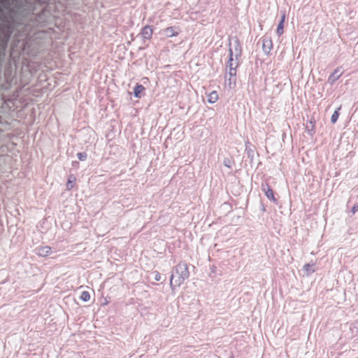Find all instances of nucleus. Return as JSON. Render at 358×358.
Wrapping results in <instances>:
<instances>
[{
  "label": "nucleus",
  "mask_w": 358,
  "mask_h": 358,
  "mask_svg": "<svg viewBox=\"0 0 358 358\" xmlns=\"http://www.w3.org/2000/svg\"><path fill=\"white\" fill-rule=\"evenodd\" d=\"M284 32V24L282 22H279L276 29V34L280 36Z\"/></svg>",
  "instance_id": "dca6fc26"
},
{
  "label": "nucleus",
  "mask_w": 358,
  "mask_h": 358,
  "mask_svg": "<svg viewBox=\"0 0 358 358\" xmlns=\"http://www.w3.org/2000/svg\"><path fill=\"white\" fill-rule=\"evenodd\" d=\"M303 271H305L306 274L309 275L315 272V267L314 264H306L303 266Z\"/></svg>",
  "instance_id": "9b49d317"
},
{
  "label": "nucleus",
  "mask_w": 358,
  "mask_h": 358,
  "mask_svg": "<svg viewBox=\"0 0 358 358\" xmlns=\"http://www.w3.org/2000/svg\"><path fill=\"white\" fill-rule=\"evenodd\" d=\"M231 48L234 50L233 57L235 59H238L241 54V48L239 43L237 41H235L233 43L230 44L229 48Z\"/></svg>",
  "instance_id": "20e7f679"
},
{
  "label": "nucleus",
  "mask_w": 358,
  "mask_h": 358,
  "mask_svg": "<svg viewBox=\"0 0 358 358\" xmlns=\"http://www.w3.org/2000/svg\"><path fill=\"white\" fill-rule=\"evenodd\" d=\"M340 110V108H338L334 113L333 114L331 115V122L334 124L336 122V121L338 120V116H339V113H338V110Z\"/></svg>",
  "instance_id": "2eb2a0df"
},
{
  "label": "nucleus",
  "mask_w": 358,
  "mask_h": 358,
  "mask_svg": "<svg viewBox=\"0 0 358 358\" xmlns=\"http://www.w3.org/2000/svg\"><path fill=\"white\" fill-rule=\"evenodd\" d=\"M285 15L283 14L282 16H281V18H280V20L279 22H282V24H284V22H285Z\"/></svg>",
  "instance_id": "aec40b11"
},
{
  "label": "nucleus",
  "mask_w": 358,
  "mask_h": 358,
  "mask_svg": "<svg viewBox=\"0 0 358 358\" xmlns=\"http://www.w3.org/2000/svg\"><path fill=\"white\" fill-rule=\"evenodd\" d=\"M219 96L216 91H212L208 94V102L215 103L218 101Z\"/></svg>",
  "instance_id": "6e6552de"
},
{
  "label": "nucleus",
  "mask_w": 358,
  "mask_h": 358,
  "mask_svg": "<svg viewBox=\"0 0 358 358\" xmlns=\"http://www.w3.org/2000/svg\"><path fill=\"white\" fill-rule=\"evenodd\" d=\"M145 88L141 85H137L134 89V94L136 98H140V94L144 91Z\"/></svg>",
  "instance_id": "f8f14e48"
},
{
  "label": "nucleus",
  "mask_w": 358,
  "mask_h": 358,
  "mask_svg": "<svg viewBox=\"0 0 358 358\" xmlns=\"http://www.w3.org/2000/svg\"><path fill=\"white\" fill-rule=\"evenodd\" d=\"M75 181V178H73L72 180L70 179L68 180L66 187L69 189H71L73 187V182Z\"/></svg>",
  "instance_id": "f3484780"
},
{
  "label": "nucleus",
  "mask_w": 358,
  "mask_h": 358,
  "mask_svg": "<svg viewBox=\"0 0 358 358\" xmlns=\"http://www.w3.org/2000/svg\"><path fill=\"white\" fill-rule=\"evenodd\" d=\"M78 156V158L80 160V161H84L85 160L87 156L85 153H82V152H80L77 155Z\"/></svg>",
  "instance_id": "a211bd4d"
},
{
  "label": "nucleus",
  "mask_w": 358,
  "mask_h": 358,
  "mask_svg": "<svg viewBox=\"0 0 358 358\" xmlns=\"http://www.w3.org/2000/svg\"><path fill=\"white\" fill-rule=\"evenodd\" d=\"M188 266L185 262L178 263L174 268L171 275L170 285L171 288L176 289L182 285L189 278Z\"/></svg>",
  "instance_id": "f257e3e1"
},
{
  "label": "nucleus",
  "mask_w": 358,
  "mask_h": 358,
  "mask_svg": "<svg viewBox=\"0 0 358 358\" xmlns=\"http://www.w3.org/2000/svg\"><path fill=\"white\" fill-rule=\"evenodd\" d=\"M224 165H225V166L230 167V166L229 165V163H227V164L225 163Z\"/></svg>",
  "instance_id": "5701e85b"
},
{
  "label": "nucleus",
  "mask_w": 358,
  "mask_h": 358,
  "mask_svg": "<svg viewBox=\"0 0 358 358\" xmlns=\"http://www.w3.org/2000/svg\"><path fill=\"white\" fill-rule=\"evenodd\" d=\"M273 48V43L271 39H266L262 43V51L268 55Z\"/></svg>",
  "instance_id": "0eeeda50"
},
{
  "label": "nucleus",
  "mask_w": 358,
  "mask_h": 358,
  "mask_svg": "<svg viewBox=\"0 0 358 358\" xmlns=\"http://www.w3.org/2000/svg\"><path fill=\"white\" fill-rule=\"evenodd\" d=\"M108 303V301L106 299H105L103 303V306H106Z\"/></svg>",
  "instance_id": "412c9836"
},
{
  "label": "nucleus",
  "mask_w": 358,
  "mask_h": 358,
  "mask_svg": "<svg viewBox=\"0 0 358 358\" xmlns=\"http://www.w3.org/2000/svg\"><path fill=\"white\" fill-rule=\"evenodd\" d=\"M224 165H225V166L230 167V166L229 165V163H227V164L225 163Z\"/></svg>",
  "instance_id": "b1692460"
},
{
  "label": "nucleus",
  "mask_w": 358,
  "mask_h": 358,
  "mask_svg": "<svg viewBox=\"0 0 358 358\" xmlns=\"http://www.w3.org/2000/svg\"><path fill=\"white\" fill-rule=\"evenodd\" d=\"M154 278L156 281H159L161 280V275L159 273L156 272L154 275Z\"/></svg>",
  "instance_id": "6ab92c4d"
},
{
  "label": "nucleus",
  "mask_w": 358,
  "mask_h": 358,
  "mask_svg": "<svg viewBox=\"0 0 358 358\" xmlns=\"http://www.w3.org/2000/svg\"><path fill=\"white\" fill-rule=\"evenodd\" d=\"M80 299L83 302H87V301H89L90 300V293L88 292L84 291V292H83L81 293Z\"/></svg>",
  "instance_id": "4468645a"
},
{
  "label": "nucleus",
  "mask_w": 358,
  "mask_h": 358,
  "mask_svg": "<svg viewBox=\"0 0 358 358\" xmlns=\"http://www.w3.org/2000/svg\"><path fill=\"white\" fill-rule=\"evenodd\" d=\"M341 76V72L338 69H336L331 75L329 77V82L330 83H334L336 80L338 79V78Z\"/></svg>",
  "instance_id": "1a4fd4ad"
},
{
  "label": "nucleus",
  "mask_w": 358,
  "mask_h": 358,
  "mask_svg": "<svg viewBox=\"0 0 358 358\" xmlns=\"http://www.w3.org/2000/svg\"><path fill=\"white\" fill-rule=\"evenodd\" d=\"M165 32H166V36L169 37V38L175 37L178 35V33L176 31H175L174 29L171 27H167L165 29Z\"/></svg>",
  "instance_id": "ddd939ff"
},
{
  "label": "nucleus",
  "mask_w": 358,
  "mask_h": 358,
  "mask_svg": "<svg viewBox=\"0 0 358 358\" xmlns=\"http://www.w3.org/2000/svg\"><path fill=\"white\" fill-rule=\"evenodd\" d=\"M229 59L228 61V67H229V71H236V69L238 66V59H235L233 57L234 55V50L231 48H229Z\"/></svg>",
  "instance_id": "f03ea898"
},
{
  "label": "nucleus",
  "mask_w": 358,
  "mask_h": 358,
  "mask_svg": "<svg viewBox=\"0 0 358 358\" xmlns=\"http://www.w3.org/2000/svg\"><path fill=\"white\" fill-rule=\"evenodd\" d=\"M152 34H153V29L149 25L145 26L142 29L141 32V35L142 38L144 39H146V40L151 39Z\"/></svg>",
  "instance_id": "7ed1b4c3"
},
{
  "label": "nucleus",
  "mask_w": 358,
  "mask_h": 358,
  "mask_svg": "<svg viewBox=\"0 0 358 358\" xmlns=\"http://www.w3.org/2000/svg\"><path fill=\"white\" fill-rule=\"evenodd\" d=\"M356 210H357V209L355 208V207H353L352 208V212L355 213Z\"/></svg>",
  "instance_id": "4be33fe9"
},
{
  "label": "nucleus",
  "mask_w": 358,
  "mask_h": 358,
  "mask_svg": "<svg viewBox=\"0 0 358 358\" xmlns=\"http://www.w3.org/2000/svg\"><path fill=\"white\" fill-rule=\"evenodd\" d=\"M265 194L268 199L272 201L273 203H276V199H275L273 191L269 186H267V188L265 191Z\"/></svg>",
  "instance_id": "9d476101"
},
{
  "label": "nucleus",
  "mask_w": 358,
  "mask_h": 358,
  "mask_svg": "<svg viewBox=\"0 0 358 358\" xmlns=\"http://www.w3.org/2000/svg\"><path fill=\"white\" fill-rule=\"evenodd\" d=\"M236 71H229L228 73V78L227 79L226 82L227 83V85L229 88H233L236 86Z\"/></svg>",
  "instance_id": "39448f33"
},
{
  "label": "nucleus",
  "mask_w": 358,
  "mask_h": 358,
  "mask_svg": "<svg viewBox=\"0 0 358 358\" xmlns=\"http://www.w3.org/2000/svg\"><path fill=\"white\" fill-rule=\"evenodd\" d=\"M52 254V249L50 246H42L38 250L37 255L41 257H48Z\"/></svg>",
  "instance_id": "423d86ee"
}]
</instances>
